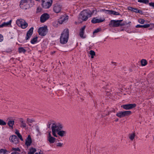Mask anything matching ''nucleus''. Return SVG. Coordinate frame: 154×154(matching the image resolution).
Instances as JSON below:
<instances>
[{
  "instance_id": "1",
  "label": "nucleus",
  "mask_w": 154,
  "mask_h": 154,
  "mask_svg": "<svg viewBox=\"0 0 154 154\" xmlns=\"http://www.w3.org/2000/svg\"><path fill=\"white\" fill-rule=\"evenodd\" d=\"M69 37V30L68 29H66L64 30L61 34L60 38L61 43L64 44L68 42Z\"/></svg>"
},
{
  "instance_id": "2",
  "label": "nucleus",
  "mask_w": 154,
  "mask_h": 154,
  "mask_svg": "<svg viewBox=\"0 0 154 154\" xmlns=\"http://www.w3.org/2000/svg\"><path fill=\"white\" fill-rule=\"evenodd\" d=\"M94 10L91 11L89 10H84L81 12L80 14L82 16L81 19L84 21H86L88 17H91L94 12Z\"/></svg>"
},
{
  "instance_id": "3",
  "label": "nucleus",
  "mask_w": 154,
  "mask_h": 154,
  "mask_svg": "<svg viewBox=\"0 0 154 154\" xmlns=\"http://www.w3.org/2000/svg\"><path fill=\"white\" fill-rule=\"evenodd\" d=\"M62 128V126L59 123H53L51 127L53 135L55 137H57L56 133L61 130Z\"/></svg>"
},
{
  "instance_id": "4",
  "label": "nucleus",
  "mask_w": 154,
  "mask_h": 154,
  "mask_svg": "<svg viewBox=\"0 0 154 154\" xmlns=\"http://www.w3.org/2000/svg\"><path fill=\"white\" fill-rule=\"evenodd\" d=\"M32 2L31 0H21L20 2V7L23 9H26L30 8L29 4Z\"/></svg>"
},
{
  "instance_id": "5",
  "label": "nucleus",
  "mask_w": 154,
  "mask_h": 154,
  "mask_svg": "<svg viewBox=\"0 0 154 154\" xmlns=\"http://www.w3.org/2000/svg\"><path fill=\"white\" fill-rule=\"evenodd\" d=\"M118 21L117 20H111L110 21L109 25L110 27H117L119 26H123L125 25V24L124 23H119Z\"/></svg>"
},
{
  "instance_id": "6",
  "label": "nucleus",
  "mask_w": 154,
  "mask_h": 154,
  "mask_svg": "<svg viewBox=\"0 0 154 154\" xmlns=\"http://www.w3.org/2000/svg\"><path fill=\"white\" fill-rule=\"evenodd\" d=\"M48 31L47 26H44L43 27H40L38 31V32L40 36H44L46 35Z\"/></svg>"
},
{
  "instance_id": "7",
  "label": "nucleus",
  "mask_w": 154,
  "mask_h": 154,
  "mask_svg": "<svg viewBox=\"0 0 154 154\" xmlns=\"http://www.w3.org/2000/svg\"><path fill=\"white\" fill-rule=\"evenodd\" d=\"M42 5L45 8H48L51 5L52 3V0H42Z\"/></svg>"
},
{
  "instance_id": "8",
  "label": "nucleus",
  "mask_w": 154,
  "mask_h": 154,
  "mask_svg": "<svg viewBox=\"0 0 154 154\" xmlns=\"http://www.w3.org/2000/svg\"><path fill=\"white\" fill-rule=\"evenodd\" d=\"M61 5L58 3H56L54 4L53 6V11L56 13L60 12L61 9Z\"/></svg>"
},
{
  "instance_id": "9",
  "label": "nucleus",
  "mask_w": 154,
  "mask_h": 154,
  "mask_svg": "<svg viewBox=\"0 0 154 154\" xmlns=\"http://www.w3.org/2000/svg\"><path fill=\"white\" fill-rule=\"evenodd\" d=\"M136 104H129L122 105L121 107L126 110H129L135 107Z\"/></svg>"
},
{
  "instance_id": "10",
  "label": "nucleus",
  "mask_w": 154,
  "mask_h": 154,
  "mask_svg": "<svg viewBox=\"0 0 154 154\" xmlns=\"http://www.w3.org/2000/svg\"><path fill=\"white\" fill-rule=\"evenodd\" d=\"M10 140L14 144H16L19 142L18 139L17 137L14 135L10 136L9 138Z\"/></svg>"
},
{
  "instance_id": "11",
  "label": "nucleus",
  "mask_w": 154,
  "mask_h": 154,
  "mask_svg": "<svg viewBox=\"0 0 154 154\" xmlns=\"http://www.w3.org/2000/svg\"><path fill=\"white\" fill-rule=\"evenodd\" d=\"M49 18V15L47 13L42 14L40 17V21L42 23H44Z\"/></svg>"
},
{
  "instance_id": "12",
  "label": "nucleus",
  "mask_w": 154,
  "mask_h": 154,
  "mask_svg": "<svg viewBox=\"0 0 154 154\" xmlns=\"http://www.w3.org/2000/svg\"><path fill=\"white\" fill-rule=\"evenodd\" d=\"M48 136L47 137V140L50 143H53L55 142L56 139L52 137L51 134V131L48 132Z\"/></svg>"
},
{
  "instance_id": "13",
  "label": "nucleus",
  "mask_w": 154,
  "mask_h": 154,
  "mask_svg": "<svg viewBox=\"0 0 154 154\" xmlns=\"http://www.w3.org/2000/svg\"><path fill=\"white\" fill-rule=\"evenodd\" d=\"M33 28L32 27L28 31L26 37V40H28L32 36L33 33Z\"/></svg>"
},
{
  "instance_id": "14",
  "label": "nucleus",
  "mask_w": 154,
  "mask_h": 154,
  "mask_svg": "<svg viewBox=\"0 0 154 154\" xmlns=\"http://www.w3.org/2000/svg\"><path fill=\"white\" fill-rule=\"evenodd\" d=\"M104 20L105 19L104 18L103 19H97L96 17H94L91 20V22L93 23H96L103 22Z\"/></svg>"
},
{
  "instance_id": "15",
  "label": "nucleus",
  "mask_w": 154,
  "mask_h": 154,
  "mask_svg": "<svg viewBox=\"0 0 154 154\" xmlns=\"http://www.w3.org/2000/svg\"><path fill=\"white\" fill-rule=\"evenodd\" d=\"M85 26H84L81 29L79 33L80 37L82 38H85L86 37L85 36H84V30L85 28Z\"/></svg>"
},
{
  "instance_id": "16",
  "label": "nucleus",
  "mask_w": 154,
  "mask_h": 154,
  "mask_svg": "<svg viewBox=\"0 0 154 154\" xmlns=\"http://www.w3.org/2000/svg\"><path fill=\"white\" fill-rule=\"evenodd\" d=\"M32 143L31 138L30 135H29L26 140L25 144L27 146L30 145Z\"/></svg>"
},
{
  "instance_id": "17",
  "label": "nucleus",
  "mask_w": 154,
  "mask_h": 154,
  "mask_svg": "<svg viewBox=\"0 0 154 154\" xmlns=\"http://www.w3.org/2000/svg\"><path fill=\"white\" fill-rule=\"evenodd\" d=\"M19 121L21 123L20 127L22 128H26V125L25 121L22 118L20 119Z\"/></svg>"
},
{
  "instance_id": "18",
  "label": "nucleus",
  "mask_w": 154,
  "mask_h": 154,
  "mask_svg": "<svg viewBox=\"0 0 154 154\" xmlns=\"http://www.w3.org/2000/svg\"><path fill=\"white\" fill-rule=\"evenodd\" d=\"M68 17L67 16L61 17L59 20L58 22L59 23L62 24L63 23L66 22L68 20Z\"/></svg>"
},
{
  "instance_id": "19",
  "label": "nucleus",
  "mask_w": 154,
  "mask_h": 154,
  "mask_svg": "<svg viewBox=\"0 0 154 154\" xmlns=\"http://www.w3.org/2000/svg\"><path fill=\"white\" fill-rule=\"evenodd\" d=\"M57 134L61 137H63L66 136V132L65 131L61 130L59 131L57 133Z\"/></svg>"
},
{
  "instance_id": "20",
  "label": "nucleus",
  "mask_w": 154,
  "mask_h": 154,
  "mask_svg": "<svg viewBox=\"0 0 154 154\" xmlns=\"http://www.w3.org/2000/svg\"><path fill=\"white\" fill-rule=\"evenodd\" d=\"M24 21L25 20L22 19H17L16 21V23L19 26H20L24 23Z\"/></svg>"
},
{
  "instance_id": "21",
  "label": "nucleus",
  "mask_w": 154,
  "mask_h": 154,
  "mask_svg": "<svg viewBox=\"0 0 154 154\" xmlns=\"http://www.w3.org/2000/svg\"><path fill=\"white\" fill-rule=\"evenodd\" d=\"M14 120H9L7 123L8 125L11 128H13V126L14 124Z\"/></svg>"
},
{
  "instance_id": "22",
  "label": "nucleus",
  "mask_w": 154,
  "mask_h": 154,
  "mask_svg": "<svg viewBox=\"0 0 154 154\" xmlns=\"http://www.w3.org/2000/svg\"><path fill=\"white\" fill-rule=\"evenodd\" d=\"M135 136V133L130 134H129L128 137L131 140H133Z\"/></svg>"
},
{
  "instance_id": "23",
  "label": "nucleus",
  "mask_w": 154,
  "mask_h": 154,
  "mask_svg": "<svg viewBox=\"0 0 154 154\" xmlns=\"http://www.w3.org/2000/svg\"><path fill=\"white\" fill-rule=\"evenodd\" d=\"M36 151V149L35 148H32L30 149L29 151L27 154H34Z\"/></svg>"
},
{
  "instance_id": "24",
  "label": "nucleus",
  "mask_w": 154,
  "mask_h": 154,
  "mask_svg": "<svg viewBox=\"0 0 154 154\" xmlns=\"http://www.w3.org/2000/svg\"><path fill=\"white\" fill-rule=\"evenodd\" d=\"M116 116L120 118L125 117L123 112L117 113L116 114Z\"/></svg>"
},
{
  "instance_id": "25",
  "label": "nucleus",
  "mask_w": 154,
  "mask_h": 154,
  "mask_svg": "<svg viewBox=\"0 0 154 154\" xmlns=\"http://www.w3.org/2000/svg\"><path fill=\"white\" fill-rule=\"evenodd\" d=\"M124 116L130 115L131 114V112L130 111H126L123 112Z\"/></svg>"
},
{
  "instance_id": "26",
  "label": "nucleus",
  "mask_w": 154,
  "mask_h": 154,
  "mask_svg": "<svg viewBox=\"0 0 154 154\" xmlns=\"http://www.w3.org/2000/svg\"><path fill=\"white\" fill-rule=\"evenodd\" d=\"M24 23H23L22 25H21L20 26L23 29H24L26 28L28 26V23L25 21L23 22Z\"/></svg>"
},
{
  "instance_id": "27",
  "label": "nucleus",
  "mask_w": 154,
  "mask_h": 154,
  "mask_svg": "<svg viewBox=\"0 0 154 154\" xmlns=\"http://www.w3.org/2000/svg\"><path fill=\"white\" fill-rule=\"evenodd\" d=\"M133 11L135 12L136 13H139L140 14H142V11L138 10L137 8H133Z\"/></svg>"
},
{
  "instance_id": "28",
  "label": "nucleus",
  "mask_w": 154,
  "mask_h": 154,
  "mask_svg": "<svg viewBox=\"0 0 154 154\" xmlns=\"http://www.w3.org/2000/svg\"><path fill=\"white\" fill-rule=\"evenodd\" d=\"M18 50L19 53L23 52L25 53L26 52V50L22 47H20L19 48Z\"/></svg>"
},
{
  "instance_id": "29",
  "label": "nucleus",
  "mask_w": 154,
  "mask_h": 154,
  "mask_svg": "<svg viewBox=\"0 0 154 154\" xmlns=\"http://www.w3.org/2000/svg\"><path fill=\"white\" fill-rule=\"evenodd\" d=\"M37 37H35L33 38L31 40V43L32 44H34L37 42Z\"/></svg>"
},
{
  "instance_id": "30",
  "label": "nucleus",
  "mask_w": 154,
  "mask_h": 154,
  "mask_svg": "<svg viewBox=\"0 0 154 154\" xmlns=\"http://www.w3.org/2000/svg\"><path fill=\"white\" fill-rule=\"evenodd\" d=\"M137 1L138 2L143 3L146 4L148 3L149 2L148 0H138Z\"/></svg>"
},
{
  "instance_id": "31",
  "label": "nucleus",
  "mask_w": 154,
  "mask_h": 154,
  "mask_svg": "<svg viewBox=\"0 0 154 154\" xmlns=\"http://www.w3.org/2000/svg\"><path fill=\"white\" fill-rule=\"evenodd\" d=\"M90 54L91 55V58H93L94 56L95 55V52L93 50H91L89 52Z\"/></svg>"
},
{
  "instance_id": "32",
  "label": "nucleus",
  "mask_w": 154,
  "mask_h": 154,
  "mask_svg": "<svg viewBox=\"0 0 154 154\" xmlns=\"http://www.w3.org/2000/svg\"><path fill=\"white\" fill-rule=\"evenodd\" d=\"M7 150L6 149H0V154H7Z\"/></svg>"
},
{
  "instance_id": "33",
  "label": "nucleus",
  "mask_w": 154,
  "mask_h": 154,
  "mask_svg": "<svg viewBox=\"0 0 154 154\" xmlns=\"http://www.w3.org/2000/svg\"><path fill=\"white\" fill-rule=\"evenodd\" d=\"M141 65L143 66H145L147 64L146 61L145 60L143 59L141 61Z\"/></svg>"
},
{
  "instance_id": "34",
  "label": "nucleus",
  "mask_w": 154,
  "mask_h": 154,
  "mask_svg": "<svg viewBox=\"0 0 154 154\" xmlns=\"http://www.w3.org/2000/svg\"><path fill=\"white\" fill-rule=\"evenodd\" d=\"M6 124L5 122L3 120L0 119V125H5Z\"/></svg>"
},
{
  "instance_id": "35",
  "label": "nucleus",
  "mask_w": 154,
  "mask_h": 154,
  "mask_svg": "<svg viewBox=\"0 0 154 154\" xmlns=\"http://www.w3.org/2000/svg\"><path fill=\"white\" fill-rule=\"evenodd\" d=\"M27 123H32L35 122V121L33 119H31L29 118H28L27 119Z\"/></svg>"
},
{
  "instance_id": "36",
  "label": "nucleus",
  "mask_w": 154,
  "mask_h": 154,
  "mask_svg": "<svg viewBox=\"0 0 154 154\" xmlns=\"http://www.w3.org/2000/svg\"><path fill=\"white\" fill-rule=\"evenodd\" d=\"M11 20H10L8 22H4V24L5 26H8L11 24Z\"/></svg>"
},
{
  "instance_id": "37",
  "label": "nucleus",
  "mask_w": 154,
  "mask_h": 154,
  "mask_svg": "<svg viewBox=\"0 0 154 154\" xmlns=\"http://www.w3.org/2000/svg\"><path fill=\"white\" fill-rule=\"evenodd\" d=\"M138 22L140 23L143 24L145 22V20L143 19L140 18L138 20Z\"/></svg>"
},
{
  "instance_id": "38",
  "label": "nucleus",
  "mask_w": 154,
  "mask_h": 154,
  "mask_svg": "<svg viewBox=\"0 0 154 154\" xmlns=\"http://www.w3.org/2000/svg\"><path fill=\"white\" fill-rule=\"evenodd\" d=\"M105 12L108 14H112L113 11L112 10H105Z\"/></svg>"
},
{
  "instance_id": "39",
  "label": "nucleus",
  "mask_w": 154,
  "mask_h": 154,
  "mask_svg": "<svg viewBox=\"0 0 154 154\" xmlns=\"http://www.w3.org/2000/svg\"><path fill=\"white\" fill-rule=\"evenodd\" d=\"M63 144V143H57L56 146L57 147H61Z\"/></svg>"
},
{
  "instance_id": "40",
  "label": "nucleus",
  "mask_w": 154,
  "mask_h": 154,
  "mask_svg": "<svg viewBox=\"0 0 154 154\" xmlns=\"http://www.w3.org/2000/svg\"><path fill=\"white\" fill-rule=\"evenodd\" d=\"M112 14H113V15H120V14L119 12H117L115 11H113Z\"/></svg>"
},
{
  "instance_id": "41",
  "label": "nucleus",
  "mask_w": 154,
  "mask_h": 154,
  "mask_svg": "<svg viewBox=\"0 0 154 154\" xmlns=\"http://www.w3.org/2000/svg\"><path fill=\"white\" fill-rule=\"evenodd\" d=\"M150 25L149 24H145L144 25H143V28H146L149 27L150 26Z\"/></svg>"
},
{
  "instance_id": "42",
  "label": "nucleus",
  "mask_w": 154,
  "mask_h": 154,
  "mask_svg": "<svg viewBox=\"0 0 154 154\" xmlns=\"http://www.w3.org/2000/svg\"><path fill=\"white\" fill-rule=\"evenodd\" d=\"M17 136L22 141L23 140V139L22 138V135L20 134H18V135H17Z\"/></svg>"
},
{
  "instance_id": "43",
  "label": "nucleus",
  "mask_w": 154,
  "mask_h": 154,
  "mask_svg": "<svg viewBox=\"0 0 154 154\" xmlns=\"http://www.w3.org/2000/svg\"><path fill=\"white\" fill-rule=\"evenodd\" d=\"M99 31H100V29H97L95 30L94 31L93 33L94 34L95 33H97L98 32H99Z\"/></svg>"
},
{
  "instance_id": "44",
  "label": "nucleus",
  "mask_w": 154,
  "mask_h": 154,
  "mask_svg": "<svg viewBox=\"0 0 154 154\" xmlns=\"http://www.w3.org/2000/svg\"><path fill=\"white\" fill-rule=\"evenodd\" d=\"M143 25H137L136 26V27L137 28H143Z\"/></svg>"
},
{
  "instance_id": "45",
  "label": "nucleus",
  "mask_w": 154,
  "mask_h": 154,
  "mask_svg": "<svg viewBox=\"0 0 154 154\" xmlns=\"http://www.w3.org/2000/svg\"><path fill=\"white\" fill-rule=\"evenodd\" d=\"M150 6L153 7L154 8V2H150L149 3Z\"/></svg>"
},
{
  "instance_id": "46",
  "label": "nucleus",
  "mask_w": 154,
  "mask_h": 154,
  "mask_svg": "<svg viewBox=\"0 0 154 154\" xmlns=\"http://www.w3.org/2000/svg\"><path fill=\"white\" fill-rule=\"evenodd\" d=\"M16 149H17V148H12V150H13V151H14L13 152H19L18 151H16Z\"/></svg>"
},
{
  "instance_id": "47",
  "label": "nucleus",
  "mask_w": 154,
  "mask_h": 154,
  "mask_svg": "<svg viewBox=\"0 0 154 154\" xmlns=\"http://www.w3.org/2000/svg\"><path fill=\"white\" fill-rule=\"evenodd\" d=\"M133 8L131 7H128V9L129 10H131V11H133Z\"/></svg>"
},
{
  "instance_id": "48",
  "label": "nucleus",
  "mask_w": 154,
  "mask_h": 154,
  "mask_svg": "<svg viewBox=\"0 0 154 154\" xmlns=\"http://www.w3.org/2000/svg\"><path fill=\"white\" fill-rule=\"evenodd\" d=\"M0 42H1L3 40V39L2 38H3V36L1 35H0Z\"/></svg>"
},
{
  "instance_id": "49",
  "label": "nucleus",
  "mask_w": 154,
  "mask_h": 154,
  "mask_svg": "<svg viewBox=\"0 0 154 154\" xmlns=\"http://www.w3.org/2000/svg\"><path fill=\"white\" fill-rule=\"evenodd\" d=\"M35 154H44L43 153V152L41 151L40 150V152H39V153H38L37 152Z\"/></svg>"
},
{
  "instance_id": "50",
  "label": "nucleus",
  "mask_w": 154,
  "mask_h": 154,
  "mask_svg": "<svg viewBox=\"0 0 154 154\" xmlns=\"http://www.w3.org/2000/svg\"><path fill=\"white\" fill-rule=\"evenodd\" d=\"M4 26H5V25H4V23H3L0 25V28Z\"/></svg>"
},
{
  "instance_id": "51",
  "label": "nucleus",
  "mask_w": 154,
  "mask_h": 154,
  "mask_svg": "<svg viewBox=\"0 0 154 154\" xmlns=\"http://www.w3.org/2000/svg\"><path fill=\"white\" fill-rule=\"evenodd\" d=\"M11 154H20V153L16 152H12L11 153Z\"/></svg>"
},
{
  "instance_id": "52",
  "label": "nucleus",
  "mask_w": 154,
  "mask_h": 154,
  "mask_svg": "<svg viewBox=\"0 0 154 154\" xmlns=\"http://www.w3.org/2000/svg\"><path fill=\"white\" fill-rule=\"evenodd\" d=\"M15 134L17 135L18 134H20V133H19L18 130H17L15 132Z\"/></svg>"
},
{
  "instance_id": "53",
  "label": "nucleus",
  "mask_w": 154,
  "mask_h": 154,
  "mask_svg": "<svg viewBox=\"0 0 154 154\" xmlns=\"http://www.w3.org/2000/svg\"><path fill=\"white\" fill-rule=\"evenodd\" d=\"M16 151L19 153L20 152V149L19 148H17Z\"/></svg>"
},
{
  "instance_id": "54",
  "label": "nucleus",
  "mask_w": 154,
  "mask_h": 154,
  "mask_svg": "<svg viewBox=\"0 0 154 154\" xmlns=\"http://www.w3.org/2000/svg\"><path fill=\"white\" fill-rule=\"evenodd\" d=\"M117 20L118 21V22H119L118 23H121V22H122L123 21L122 20Z\"/></svg>"
},
{
  "instance_id": "55",
  "label": "nucleus",
  "mask_w": 154,
  "mask_h": 154,
  "mask_svg": "<svg viewBox=\"0 0 154 154\" xmlns=\"http://www.w3.org/2000/svg\"><path fill=\"white\" fill-rule=\"evenodd\" d=\"M50 125H51V124H49L47 125L48 127V128H50Z\"/></svg>"
},
{
  "instance_id": "56",
  "label": "nucleus",
  "mask_w": 154,
  "mask_h": 154,
  "mask_svg": "<svg viewBox=\"0 0 154 154\" xmlns=\"http://www.w3.org/2000/svg\"><path fill=\"white\" fill-rule=\"evenodd\" d=\"M111 63H112V64H114V65H116V64H115V63L114 62H111Z\"/></svg>"
},
{
  "instance_id": "57",
  "label": "nucleus",
  "mask_w": 154,
  "mask_h": 154,
  "mask_svg": "<svg viewBox=\"0 0 154 154\" xmlns=\"http://www.w3.org/2000/svg\"><path fill=\"white\" fill-rule=\"evenodd\" d=\"M38 9H39V8H37V11L38 12H39L40 11V10H39V11H38Z\"/></svg>"
},
{
  "instance_id": "58",
  "label": "nucleus",
  "mask_w": 154,
  "mask_h": 154,
  "mask_svg": "<svg viewBox=\"0 0 154 154\" xmlns=\"http://www.w3.org/2000/svg\"><path fill=\"white\" fill-rule=\"evenodd\" d=\"M36 130H37V131H38V132H39V129L38 128H37Z\"/></svg>"
},
{
  "instance_id": "59",
  "label": "nucleus",
  "mask_w": 154,
  "mask_h": 154,
  "mask_svg": "<svg viewBox=\"0 0 154 154\" xmlns=\"http://www.w3.org/2000/svg\"><path fill=\"white\" fill-rule=\"evenodd\" d=\"M118 121V119H116V120H115V121L116 122H117V121Z\"/></svg>"
},
{
  "instance_id": "60",
  "label": "nucleus",
  "mask_w": 154,
  "mask_h": 154,
  "mask_svg": "<svg viewBox=\"0 0 154 154\" xmlns=\"http://www.w3.org/2000/svg\"><path fill=\"white\" fill-rule=\"evenodd\" d=\"M55 51H53V52H52V54H53V53H55Z\"/></svg>"
},
{
  "instance_id": "61",
  "label": "nucleus",
  "mask_w": 154,
  "mask_h": 154,
  "mask_svg": "<svg viewBox=\"0 0 154 154\" xmlns=\"http://www.w3.org/2000/svg\"><path fill=\"white\" fill-rule=\"evenodd\" d=\"M149 29H152V28H149Z\"/></svg>"
},
{
  "instance_id": "62",
  "label": "nucleus",
  "mask_w": 154,
  "mask_h": 154,
  "mask_svg": "<svg viewBox=\"0 0 154 154\" xmlns=\"http://www.w3.org/2000/svg\"><path fill=\"white\" fill-rule=\"evenodd\" d=\"M29 126H31V124H29Z\"/></svg>"
}]
</instances>
